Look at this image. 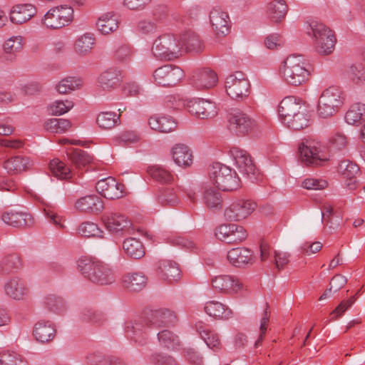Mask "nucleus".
Instances as JSON below:
<instances>
[{"label": "nucleus", "mask_w": 365, "mask_h": 365, "mask_svg": "<svg viewBox=\"0 0 365 365\" xmlns=\"http://www.w3.org/2000/svg\"><path fill=\"white\" fill-rule=\"evenodd\" d=\"M178 321L175 314L166 309L154 311L149 319L138 322H127L125 333L135 343L143 346L148 340V331L153 328L173 327Z\"/></svg>", "instance_id": "1"}, {"label": "nucleus", "mask_w": 365, "mask_h": 365, "mask_svg": "<svg viewBox=\"0 0 365 365\" xmlns=\"http://www.w3.org/2000/svg\"><path fill=\"white\" fill-rule=\"evenodd\" d=\"M311 65L302 55L292 54L287 57L279 67V74L288 84L298 86L309 81Z\"/></svg>", "instance_id": "2"}, {"label": "nucleus", "mask_w": 365, "mask_h": 365, "mask_svg": "<svg viewBox=\"0 0 365 365\" xmlns=\"http://www.w3.org/2000/svg\"><path fill=\"white\" fill-rule=\"evenodd\" d=\"M78 269L83 276L91 282L103 285L115 281L110 267L103 262L89 258H81L77 262Z\"/></svg>", "instance_id": "3"}, {"label": "nucleus", "mask_w": 365, "mask_h": 365, "mask_svg": "<svg viewBox=\"0 0 365 365\" xmlns=\"http://www.w3.org/2000/svg\"><path fill=\"white\" fill-rule=\"evenodd\" d=\"M208 174L215 186L222 191H235L241 187L236 171L220 161L212 162L209 166Z\"/></svg>", "instance_id": "4"}, {"label": "nucleus", "mask_w": 365, "mask_h": 365, "mask_svg": "<svg viewBox=\"0 0 365 365\" xmlns=\"http://www.w3.org/2000/svg\"><path fill=\"white\" fill-rule=\"evenodd\" d=\"M151 52L158 59L173 61L182 55V44L175 35L165 34L153 41Z\"/></svg>", "instance_id": "5"}, {"label": "nucleus", "mask_w": 365, "mask_h": 365, "mask_svg": "<svg viewBox=\"0 0 365 365\" xmlns=\"http://www.w3.org/2000/svg\"><path fill=\"white\" fill-rule=\"evenodd\" d=\"M307 33L311 36L318 53L329 55L334 51L336 38L333 31L322 23L314 21L309 25Z\"/></svg>", "instance_id": "6"}, {"label": "nucleus", "mask_w": 365, "mask_h": 365, "mask_svg": "<svg viewBox=\"0 0 365 365\" xmlns=\"http://www.w3.org/2000/svg\"><path fill=\"white\" fill-rule=\"evenodd\" d=\"M343 103L342 91L337 87H329L319 98L317 113L323 118L331 117L339 111Z\"/></svg>", "instance_id": "7"}, {"label": "nucleus", "mask_w": 365, "mask_h": 365, "mask_svg": "<svg viewBox=\"0 0 365 365\" xmlns=\"http://www.w3.org/2000/svg\"><path fill=\"white\" fill-rule=\"evenodd\" d=\"M225 89L232 99L243 101L250 95V83L245 73L236 71L227 77Z\"/></svg>", "instance_id": "8"}, {"label": "nucleus", "mask_w": 365, "mask_h": 365, "mask_svg": "<svg viewBox=\"0 0 365 365\" xmlns=\"http://www.w3.org/2000/svg\"><path fill=\"white\" fill-rule=\"evenodd\" d=\"M327 146L321 142L310 138H303L297 145L299 160H329Z\"/></svg>", "instance_id": "9"}, {"label": "nucleus", "mask_w": 365, "mask_h": 365, "mask_svg": "<svg viewBox=\"0 0 365 365\" xmlns=\"http://www.w3.org/2000/svg\"><path fill=\"white\" fill-rule=\"evenodd\" d=\"M102 221L111 234L118 237L133 233L131 221L125 215L118 212H106L102 216Z\"/></svg>", "instance_id": "10"}, {"label": "nucleus", "mask_w": 365, "mask_h": 365, "mask_svg": "<svg viewBox=\"0 0 365 365\" xmlns=\"http://www.w3.org/2000/svg\"><path fill=\"white\" fill-rule=\"evenodd\" d=\"M184 76L178 66L166 64L156 68L152 75L153 83L158 86L171 87L177 85Z\"/></svg>", "instance_id": "11"}, {"label": "nucleus", "mask_w": 365, "mask_h": 365, "mask_svg": "<svg viewBox=\"0 0 365 365\" xmlns=\"http://www.w3.org/2000/svg\"><path fill=\"white\" fill-rule=\"evenodd\" d=\"M257 125V121L247 113L236 110L230 114L227 128L236 135L243 136L251 132Z\"/></svg>", "instance_id": "12"}, {"label": "nucleus", "mask_w": 365, "mask_h": 365, "mask_svg": "<svg viewBox=\"0 0 365 365\" xmlns=\"http://www.w3.org/2000/svg\"><path fill=\"white\" fill-rule=\"evenodd\" d=\"M256 207L257 203L251 200L238 199L225 209L224 216L228 221L239 222L248 217Z\"/></svg>", "instance_id": "13"}, {"label": "nucleus", "mask_w": 365, "mask_h": 365, "mask_svg": "<svg viewBox=\"0 0 365 365\" xmlns=\"http://www.w3.org/2000/svg\"><path fill=\"white\" fill-rule=\"evenodd\" d=\"M215 237L227 244H240L247 237V230L241 225L233 223H225L215 230Z\"/></svg>", "instance_id": "14"}, {"label": "nucleus", "mask_w": 365, "mask_h": 365, "mask_svg": "<svg viewBox=\"0 0 365 365\" xmlns=\"http://www.w3.org/2000/svg\"><path fill=\"white\" fill-rule=\"evenodd\" d=\"M73 20V9L66 5L57 6L47 11V28L61 29Z\"/></svg>", "instance_id": "15"}, {"label": "nucleus", "mask_w": 365, "mask_h": 365, "mask_svg": "<svg viewBox=\"0 0 365 365\" xmlns=\"http://www.w3.org/2000/svg\"><path fill=\"white\" fill-rule=\"evenodd\" d=\"M96 187L102 196L110 200L120 198L125 192V185L111 177L99 180Z\"/></svg>", "instance_id": "16"}, {"label": "nucleus", "mask_w": 365, "mask_h": 365, "mask_svg": "<svg viewBox=\"0 0 365 365\" xmlns=\"http://www.w3.org/2000/svg\"><path fill=\"white\" fill-rule=\"evenodd\" d=\"M212 287L219 292L232 294L242 289V284L235 276L221 274L214 277L211 280Z\"/></svg>", "instance_id": "17"}, {"label": "nucleus", "mask_w": 365, "mask_h": 365, "mask_svg": "<svg viewBox=\"0 0 365 365\" xmlns=\"http://www.w3.org/2000/svg\"><path fill=\"white\" fill-rule=\"evenodd\" d=\"M187 108L190 113L201 119L211 118L217 114L215 103L204 99L190 101Z\"/></svg>", "instance_id": "18"}, {"label": "nucleus", "mask_w": 365, "mask_h": 365, "mask_svg": "<svg viewBox=\"0 0 365 365\" xmlns=\"http://www.w3.org/2000/svg\"><path fill=\"white\" fill-rule=\"evenodd\" d=\"M210 21L217 36H226L230 29V20L227 12L219 7H214L210 12Z\"/></svg>", "instance_id": "19"}, {"label": "nucleus", "mask_w": 365, "mask_h": 365, "mask_svg": "<svg viewBox=\"0 0 365 365\" xmlns=\"http://www.w3.org/2000/svg\"><path fill=\"white\" fill-rule=\"evenodd\" d=\"M4 290L6 296L17 301L24 300L29 294L26 284L18 277L9 279L4 284Z\"/></svg>", "instance_id": "20"}, {"label": "nucleus", "mask_w": 365, "mask_h": 365, "mask_svg": "<svg viewBox=\"0 0 365 365\" xmlns=\"http://www.w3.org/2000/svg\"><path fill=\"white\" fill-rule=\"evenodd\" d=\"M122 76L120 70L109 68L103 71L98 77V86L103 91H110L120 86Z\"/></svg>", "instance_id": "21"}, {"label": "nucleus", "mask_w": 365, "mask_h": 365, "mask_svg": "<svg viewBox=\"0 0 365 365\" xmlns=\"http://www.w3.org/2000/svg\"><path fill=\"white\" fill-rule=\"evenodd\" d=\"M302 108H304L302 101L299 98L290 96L285 97L281 101L278 112L284 123L287 119L292 118Z\"/></svg>", "instance_id": "22"}, {"label": "nucleus", "mask_w": 365, "mask_h": 365, "mask_svg": "<svg viewBox=\"0 0 365 365\" xmlns=\"http://www.w3.org/2000/svg\"><path fill=\"white\" fill-rule=\"evenodd\" d=\"M75 207L79 212L98 214L104 208L103 201L96 195H89L79 198L75 203Z\"/></svg>", "instance_id": "23"}, {"label": "nucleus", "mask_w": 365, "mask_h": 365, "mask_svg": "<svg viewBox=\"0 0 365 365\" xmlns=\"http://www.w3.org/2000/svg\"><path fill=\"white\" fill-rule=\"evenodd\" d=\"M157 273L163 280L168 283L178 282L181 277V271L178 264L175 262L168 259L159 262Z\"/></svg>", "instance_id": "24"}, {"label": "nucleus", "mask_w": 365, "mask_h": 365, "mask_svg": "<svg viewBox=\"0 0 365 365\" xmlns=\"http://www.w3.org/2000/svg\"><path fill=\"white\" fill-rule=\"evenodd\" d=\"M36 13V8L31 4H16L11 8L9 19L15 24H22L30 20Z\"/></svg>", "instance_id": "25"}, {"label": "nucleus", "mask_w": 365, "mask_h": 365, "mask_svg": "<svg viewBox=\"0 0 365 365\" xmlns=\"http://www.w3.org/2000/svg\"><path fill=\"white\" fill-rule=\"evenodd\" d=\"M25 44V38L21 35L12 36L5 40L2 49L7 61L16 60L18 53H21Z\"/></svg>", "instance_id": "26"}, {"label": "nucleus", "mask_w": 365, "mask_h": 365, "mask_svg": "<svg viewBox=\"0 0 365 365\" xmlns=\"http://www.w3.org/2000/svg\"><path fill=\"white\" fill-rule=\"evenodd\" d=\"M195 328L210 349L215 351L221 349V343L218 335L210 329L208 324L202 321H198L195 323Z\"/></svg>", "instance_id": "27"}, {"label": "nucleus", "mask_w": 365, "mask_h": 365, "mask_svg": "<svg viewBox=\"0 0 365 365\" xmlns=\"http://www.w3.org/2000/svg\"><path fill=\"white\" fill-rule=\"evenodd\" d=\"M123 287L130 292H140L147 284V277L142 272H128L121 279Z\"/></svg>", "instance_id": "28"}, {"label": "nucleus", "mask_w": 365, "mask_h": 365, "mask_svg": "<svg viewBox=\"0 0 365 365\" xmlns=\"http://www.w3.org/2000/svg\"><path fill=\"white\" fill-rule=\"evenodd\" d=\"M192 83L198 90H206L215 87L218 81L217 76L212 70L204 69L192 77Z\"/></svg>", "instance_id": "29"}, {"label": "nucleus", "mask_w": 365, "mask_h": 365, "mask_svg": "<svg viewBox=\"0 0 365 365\" xmlns=\"http://www.w3.org/2000/svg\"><path fill=\"white\" fill-rule=\"evenodd\" d=\"M267 15L274 24L281 23L288 12V6L285 0H272L267 6Z\"/></svg>", "instance_id": "30"}, {"label": "nucleus", "mask_w": 365, "mask_h": 365, "mask_svg": "<svg viewBox=\"0 0 365 365\" xmlns=\"http://www.w3.org/2000/svg\"><path fill=\"white\" fill-rule=\"evenodd\" d=\"M227 258L235 267H240L253 262L252 252L245 247H236L230 250Z\"/></svg>", "instance_id": "31"}, {"label": "nucleus", "mask_w": 365, "mask_h": 365, "mask_svg": "<svg viewBox=\"0 0 365 365\" xmlns=\"http://www.w3.org/2000/svg\"><path fill=\"white\" fill-rule=\"evenodd\" d=\"M151 129L160 133H170L177 128L176 121L170 116L154 115L149 118Z\"/></svg>", "instance_id": "32"}, {"label": "nucleus", "mask_w": 365, "mask_h": 365, "mask_svg": "<svg viewBox=\"0 0 365 365\" xmlns=\"http://www.w3.org/2000/svg\"><path fill=\"white\" fill-rule=\"evenodd\" d=\"M1 219L4 223L15 227L30 226L34 223L31 215L25 212H6L2 215Z\"/></svg>", "instance_id": "33"}, {"label": "nucleus", "mask_w": 365, "mask_h": 365, "mask_svg": "<svg viewBox=\"0 0 365 365\" xmlns=\"http://www.w3.org/2000/svg\"><path fill=\"white\" fill-rule=\"evenodd\" d=\"M83 84L81 78L75 76H67L55 84L54 90L60 95H68L73 91L81 89Z\"/></svg>", "instance_id": "34"}, {"label": "nucleus", "mask_w": 365, "mask_h": 365, "mask_svg": "<svg viewBox=\"0 0 365 365\" xmlns=\"http://www.w3.org/2000/svg\"><path fill=\"white\" fill-rule=\"evenodd\" d=\"M182 44L183 52H200L203 48V43L198 35L192 31H187L182 34L179 38Z\"/></svg>", "instance_id": "35"}, {"label": "nucleus", "mask_w": 365, "mask_h": 365, "mask_svg": "<svg viewBox=\"0 0 365 365\" xmlns=\"http://www.w3.org/2000/svg\"><path fill=\"white\" fill-rule=\"evenodd\" d=\"M311 123L310 115L304 108L292 118L287 119L284 124L292 130H300L309 127Z\"/></svg>", "instance_id": "36"}, {"label": "nucleus", "mask_w": 365, "mask_h": 365, "mask_svg": "<svg viewBox=\"0 0 365 365\" xmlns=\"http://www.w3.org/2000/svg\"><path fill=\"white\" fill-rule=\"evenodd\" d=\"M205 311L210 317L218 319H228L232 314V310L228 307L217 301L207 302Z\"/></svg>", "instance_id": "37"}, {"label": "nucleus", "mask_w": 365, "mask_h": 365, "mask_svg": "<svg viewBox=\"0 0 365 365\" xmlns=\"http://www.w3.org/2000/svg\"><path fill=\"white\" fill-rule=\"evenodd\" d=\"M75 103L70 98L57 99L47 106L49 114L54 116H61L68 113L74 108Z\"/></svg>", "instance_id": "38"}, {"label": "nucleus", "mask_w": 365, "mask_h": 365, "mask_svg": "<svg viewBox=\"0 0 365 365\" xmlns=\"http://www.w3.org/2000/svg\"><path fill=\"white\" fill-rule=\"evenodd\" d=\"M95 44V38L93 34H85L79 36L74 43V51L79 56L89 54Z\"/></svg>", "instance_id": "39"}, {"label": "nucleus", "mask_w": 365, "mask_h": 365, "mask_svg": "<svg viewBox=\"0 0 365 365\" xmlns=\"http://www.w3.org/2000/svg\"><path fill=\"white\" fill-rule=\"evenodd\" d=\"M23 266L20 256L16 253L5 256L0 264L1 272L4 274L14 273Z\"/></svg>", "instance_id": "40"}, {"label": "nucleus", "mask_w": 365, "mask_h": 365, "mask_svg": "<svg viewBox=\"0 0 365 365\" xmlns=\"http://www.w3.org/2000/svg\"><path fill=\"white\" fill-rule=\"evenodd\" d=\"M96 123L100 128L110 130L120 125V115L111 111L101 112L96 118Z\"/></svg>", "instance_id": "41"}, {"label": "nucleus", "mask_w": 365, "mask_h": 365, "mask_svg": "<svg viewBox=\"0 0 365 365\" xmlns=\"http://www.w3.org/2000/svg\"><path fill=\"white\" fill-rule=\"evenodd\" d=\"M123 248L125 252L133 259H140L145 255L142 242L136 238L125 239L123 243Z\"/></svg>", "instance_id": "42"}, {"label": "nucleus", "mask_w": 365, "mask_h": 365, "mask_svg": "<svg viewBox=\"0 0 365 365\" xmlns=\"http://www.w3.org/2000/svg\"><path fill=\"white\" fill-rule=\"evenodd\" d=\"M156 200L159 204L166 207H173L180 202V199L173 188L168 187L160 190Z\"/></svg>", "instance_id": "43"}, {"label": "nucleus", "mask_w": 365, "mask_h": 365, "mask_svg": "<svg viewBox=\"0 0 365 365\" xmlns=\"http://www.w3.org/2000/svg\"><path fill=\"white\" fill-rule=\"evenodd\" d=\"M345 120L350 125L365 121V104L357 103L351 105L345 115Z\"/></svg>", "instance_id": "44"}, {"label": "nucleus", "mask_w": 365, "mask_h": 365, "mask_svg": "<svg viewBox=\"0 0 365 365\" xmlns=\"http://www.w3.org/2000/svg\"><path fill=\"white\" fill-rule=\"evenodd\" d=\"M135 54V48L133 46L125 43L118 46L114 53V60L119 64H128Z\"/></svg>", "instance_id": "45"}, {"label": "nucleus", "mask_w": 365, "mask_h": 365, "mask_svg": "<svg viewBox=\"0 0 365 365\" xmlns=\"http://www.w3.org/2000/svg\"><path fill=\"white\" fill-rule=\"evenodd\" d=\"M96 26L101 34H108L118 28V21L114 15L106 14L98 19Z\"/></svg>", "instance_id": "46"}, {"label": "nucleus", "mask_w": 365, "mask_h": 365, "mask_svg": "<svg viewBox=\"0 0 365 365\" xmlns=\"http://www.w3.org/2000/svg\"><path fill=\"white\" fill-rule=\"evenodd\" d=\"M239 172L246 175L252 180H255L261 176V172L253 161H235Z\"/></svg>", "instance_id": "47"}, {"label": "nucleus", "mask_w": 365, "mask_h": 365, "mask_svg": "<svg viewBox=\"0 0 365 365\" xmlns=\"http://www.w3.org/2000/svg\"><path fill=\"white\" fill-rule=\"evenodd\" d=\"M170 156L173 160H192L193 151L185 143H176L170 149Z\"/></svg>", "instance_id": "48"}, {"label": "nucleus", "mask_w": 365, "mask_h": 365, "mask_svg": "<svg viewBox=\"0 0 365 365\" xmlns=\"http://www.w3.org/2000/svg\"><path fill=\"white\" fill-rule=\"evenodd\" d=\"M147 172L154 180L160 183H169L173 180V175L168 170L158 165L149 167Z\"/></svg>", "instance_id": "49"}, {"label": "nucleus", "mask_w": 365, "mask_h": 365, "mask_svg": "<svg viewBox=\"0 0 365 365\" xmlns=\"http://www.w3.org/2000/svg\"><path fill=\"white\" fill-rule=\"evenodd\" d=\"M0 365H29L24 357L19 354L5 351L0 353Z\"/></svg>", "instance_id": "50"}, {"label": "nucleus", "mask_w": 365, "mask_h": 365, "mask_svg": "<svg viewBox=\"0 0 365 365\" xmlns=\"http://www.w3.org/2000/svg\"><path fill=\"white\" fill-rule=\"evenodd\" d=\"M347 78L355 85L365 83V71L361 64L352 65L346 71Z\"/></svg>", "instance_id": "51"}, {"label": "nucleus", "mask_w": 365, "mask_h": 365, "mask_svg": "<svg viewBox=\"0 0 365 365\" xmlns=\"http://www.w3.org/2000/svg\"><path fill=\"white\" fill-rule=\"evenodd\" d=\"M50 170L52 175L58 179H69L72 176L71 169L64 161H51Z\"/></svg>", "instance_id": "52"}, {"label": "nucleus", "mask_w": 365, "mask_h": 365, "mask_svg": "<svg viewBox=\"0 0 365 365\" xmlns=\"http://www.w3.org/2000/svg\"><path fill=\"white\" fill-rule=\"evenodd\" d=\"M71 127L69 120L65 118H50L47 120V131L55 133L66 132Z\"/></svg>", "instance_id": "53"}, {"label": "nucleus", "mask_w": 365, "mask_h": 365, "mask_svg": "<svg viewBox=\"0 0 365 365\" xmlns=\"http://www.w3.org/2000/svg\"><path fill=\"white\" fill-rule=\"evenodd\" d=\"M359 171V166L355 161H340L338 166V172L343 178L356 177Z\"/></svg>", "instance_id": "54"}, {"label": "nucleus", "mask_w": 365, "mask_h": 365, "mask_svg": "<svg viewBox=\"0 0 365 365\" xmlns=\"http://www.w3.org/2000/svg\"><path fill=\"white\" fill-rule=\"evenodd\" d=\"M78 232L85 237H101L103 234V231L98 227V225L91 222H83L78 227Z\"/></svg>", "instance_id": "55"}, {"label": "nucleus", "mask_w": 365, "mask_h": 365, "mask_svg": "<svg viewBox=\"0 0 365 365\" xmlns=\"http://www.w3.org/2000/svg\"><path fill=\"white\" fill-rule=\"evenodd\" d=\"M204 201L210 208L222 207V200L220 194L213 189H207L204 193Z\"/></svg>", "instance_id": "56"}, {"label": "nucleus", "mask_w": 365, "mask_h": 365, "mask_svg": "<svg viewBox=\"0 0 365 365\" xmlns=\"http://www.w3.org/2000/svg\"><path fill=\"white\" fill-rule=\"evenodd\" d=\"M158 339L160 344L168 348L179 344L178 336L168 329H164L158 332Z\"/></svg>", "instance_id": "57"}, {"label": "nucleus", "mask_w": 365, "mask_h": 365, "mask_svg": "<svg viewBox=\"0 0 365 365\" xmlns=\"http://www.w3.org/2000/svg\"><path fill=\"white\" fill-rule=\"evenodd\" d=\"M29 162L27 161H4L3 166L9 173L18 174L26 170L29 166Z\"/></svg>", "instance_id": "58"}, {"label": "nucleus", "mask_w": 365, "mask_h": 365, "mask_svg": "<svg viewBox=\"0 0 365 365\" xmlns=\"http://www.w3.org/2000/svg\"><path fill=\"white\" fill-rule=\"evenodd\" d=\"M330 152L343 150L347 145L346 137L341 133H336L329 139Z\"/></svg>", "instance_id": "59"}, {"label": "nucleus", "mask_w": 365, "mask_h": 365, "mask_svg": "<svg viewBox=\"0 0 365 365\" xmlns=\"http://www.w3.org/2000/svg\"><path fill=\"white\" fill-rule=\"evenodd\" d=\"M83 319L84 321L89 322L97 326H101L106 322L104 314L100 312L92 309H88L83 313Z\"/></svg>", "instance_id": "60"}, {"label": "nucleus", "mask_w": 365, "mask_h": 365, "mask_svg": "<svg viewBox=\"0 0 365 365\" xmlns=\"http://www.w3.org/2000/svg\"><path fill=\"white\" fill-rule=\"evenodd\" d=\"M267 309L268 304H266V308L264 311V314L260 322L259 335L254 345L255 348H257L262 344L267 329V325L269 321V314H268Z\"/></svg>", "instance_id": "61"}, {"label": "nucleus", "mask_w": 365, "mask_h": 365, "mask_svg": "<svg viewBox=\"0 0 365 365\" xmlns=\"http://www.w3.org/2000/svg\"><path fill=\"white\" fill-rule=\"evenodd\" d=\"M356 300V296H352L347 300H343L340 302V304L335 308L334 310L331 313L332 319H336L338 317H341L349 307H351L355 301Z\"/></svg>", "instance_id": "62"}, {"label": "nucleus", "mask_w": 365, "mask_h": 365, "mask_svg": "<svg viewBox=\"0 0 365 365\" xmlns=\"http://www.w3.org/2000/svg\"><path fill=\"white\" fill-rule=\"evenodd\" d=\"M69 160H93V156L80 148H69L66 150Z\"/></svg>", "instance_id": "63"}, {"label": "nucleus", "mask_w": 365, "mask_h": 365, "mask_svg": "<svg viewBox=\"0 0 365 365\" xmlns=\"http://www.w3.org/2000/svg\"><path fill=\"white\" fill-rule=\"evenodd\" d=\"M150 360L156 365H178L175 359L170 356L155 353L151 355Z\"/></svg>", "instance_id": "64"}]
</instances>
